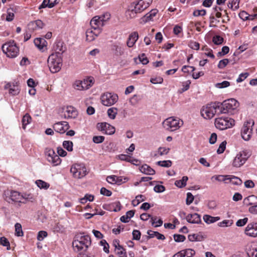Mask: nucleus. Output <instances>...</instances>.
Wrapping results in <instances>:
<instances>
[{
	"mask_svg": "<svg viewBox=\"0 0 257 257\" xmlns=\"http://www.w3.org/2000/svg\"><path fill=\"white\" fill-rule=\"evenodd\" d=\"M140 218L142 220L147 221L149 218H151V222L152 225H154L155 223V220H157V217H153L151 215L147 213H143L141 215Z\"/></svg>",
	"mask_w": 257,
	"mask_h": 257,
	"instance_id": "nucleus-37",
	"label": "nucleus"
},
{
	"mask_svg": "<svg viewBox=\"0 0 257 257\" xmlns=\"http://www.w3.org/2000/svg\"><path fill=\"white\" fill-rule=\"evenodd\" d=\"M186 220L190 223L199 224L201 222L200 215L197 213L189 214L186 217Z\"/></svg>",
	"mask_w": 257,
	"mask_h": 257,
	"instance_id": "nucleus-25",
	"label": "nucleus"
},
{
	"mask_svg": "<svg viewBox=\"0 0 257 257\" xmlns=\"http://www.w3.org/2000/svg\"><path fill=\"white\" fill-rule=\"evenodd\" d=\"M247 254L248 257H257V242L250 244L247 249Z\"/></svg>",
	"mask_w": 257,
	"mask_h": 257,
	"instance_id": "nucleus-27",
	"label": "nucleus"
},
{
	"mask_svg": "<svg viewBox=\"0 0 257 257\" xmlns=\"http://www.w3.org/2000/svg\"><path fill=\"white\" fill-rule=\"evenodd\" d=\"M157 164L161 167L168 168L171 166L172 163L170 160L159 161L157 162Z\"/></svg>",
	"mask_w": 257,
	"mask_h": 257,
	"instance_id": "nucleus-47",
	"label": "nucleus"
},
{
	"mask_svg": "<svg viewBox=\"0 0 257 257\" xmlns=\"http://www.w3.org/2000/svg\"><path fill=\"white\" fill-rule=\"evenodd\" d=\"M249 151L245 150L238 153L233 160L232 165L235 167H240L243 165L250 156Z\"/></svg>",
	"mask_w": 257,
	"mask_h": 257,
	"instance_id": "nucleus-9",
	"label": "nucleus"
},
{
	"mask_svg": "<svg viewBox=\"0 0 257 257\" xmlns=\"http://www.w3.org/2000/svg\"><path fill=\"white\" fill-rule=\"evenodd\" d=\"M230 85L229 82L227 81H223L221 83H218L215 84L216 87L218 88H223L229 86Z\"/></svg>",
	"mask_w": 257,
	"mask_h": 257,
	"instance_id": "nucleus-56",
	"label": "nucleus"
},
{
	"mask_svg": "<svg viewBox=\"0 0 257 257\" xmlns=\"http://www.w3.org/2000/svg\"><path fill=\"white\" fill-rule=\"evenodd\" d=\"M97 129L103 134L111 135L115 133V128L107 122H101L97 124Z\"/></svg>",
	"mask_w": 257,
	"mask_h": 257,
	"instance_id": "nucleus-15",
	"label": "nucleus"
},
{
	"mask_svg": "<svg viewBox=\"0 0 257 257\" xmlns=\"http://www.w3.org/2000/svg\"><path fill=\"white\" fill-rule=\"evenodd\" d=\"M15 234L18 236H22L23 235V232L22 229V225L19 223H17L15 225Z\"/></svg>",
	"mask_w": 257,
	"mask_h": 257,
	"instance_id": "nucleus-45",
	"label": "nucleus"
},
{
	"mask_svg": "<svg viewBox=\"0 0 257 257\" xmlns=\"http://www.w3.org/2000/svg\"><path fill=\"white\" fill-rule=\"evenodd\" d=\"M73 143L69 141H64L63 142V147L68 151H72L73 150Z\"/></svg>",
	"mask_w": 257,
	"mask_h": 257,
	"instance_id": "nucleus-46",
	"label": "nucleus"
},
{
	"mask_svg": "<svg viewBox=\"0 0 257 257\" xmlns=\"http://www.w3.org/2000/svg\"><path fill=\"white\" fill-rule=\"evenodd\" d=\"M152 0H139L137 3H134L131 5V8H134L135 11L140 13L147 9L150 4Z\"/></svg>",
	"mask_w": 257,
	"mask_h": 257,
	"instance_id": "nucleus-14",
	"label": "nucleus"
},
{
	"mask_svg": "<svg viewBox=\"0 0 257 257\" xmlns=\"http://www.w3.org/2000/svg\"><path fill=\"white\" fill-rule=\"evenodd\" d=\"M245 233L246 235L255 237L257 236V223H249L246 227L245 229Z\"/></svg>",
	"mask_w": 257,
	"mask_h": 257,
	"instance_id": "nucleus-19",
	"label": "nucleus"
},
{
	"mask_svg": "<svg viewBox=\"0 0 257 257\" xmlns=\"http://www.w3.org/2000/svg\"><path fill=\"white\" fill-rule=\"evenodd\" d=\"M70 172L76 179H81L87 174L86 168L83 164H73L70 168Z\"/></svg>",
	"mask_w": 257,
	"mask_h": 257,
	"instance_id": "nucleus-8",
	"label": "nucleus"
},
{
	"mask_svg": "<svg viewBox=\"0 0 257 257\" xmlns=\"http://www.w3.org/2000/svg\"><path fill=\"white\" fill-rule=\"evenodd\" d=\"M227 180L233 185L239 186L242 184V180L237 177L233 175H227Z\"/></svg>",
	"mask_w": 257,
	"mask_h": 257,
	"instance_id": "nucleus-33",
	"label": "nucleus"
},
{
	"mask_svg": "<svg viewBox=\"0 0 257 257\" xmlns=\"http://www.w3.org/2000/svg\"><path fill=\"white\" fill-rule=\"evenodd\" d=\"M220 113L231 112L232 110L236 109L239 106L238 101L233 98L229 99L224 101L222 103L219 102Z\"/></svg>",
	"mask_w": 257,
	"mask_h": 257,
	"instance_id": "nucleus-5",
	"label": "nucleus"
},
{
	"mask_svg": "<svg viewBox=\"0 0 257 257\" xmlns=\"http://www.w3.org/2000/svg\"><path fill=\"white\" fill-rule=\"evenodd\" d=\"M206 11L205 10H195L193 13V15L195 17H198L200 16H204L206 15Z\"/></svg>",
	"mask_w": 257,
	"mask_h": 257,
	"instance_id": "nucleus-57",
	"label": "nucleus"
},
{
	"mask_svg": "<svg viewBox=\"0 0 257 257\" xmlns=\"http://www.w3.org/2000/svg\"><path fill=\"white\" fill-rule=\"evenodd\" d=\"M195 254L194 250L188 248L182 250L173 255V257H192Z\"/></svg>",
	"mask_w": 257,
	"mask_h": 257,
	"instance_id": "nucleus-22",
	"label": "nucleus"
},
{
	"mask_svg": "<svg viewBox=\"0 0 257 257\" xmlns=\"http://www.w3.org/2000/svg\"><path fill=\"white\" fill-rule=\"evenodd\" d=\"M118 100L116 94L110 92H105L101 96V101L103 105L109 106L115 104Z\"/></svg>",
	"mask_w": 257,
	"mask_h": 257,
	"instance_id": "nucleus-11",
	"label": "nucleus"
},
{
	"mask_svg": "<svg viewBox=\"0 0 257 257\" xmlns=\"http://www.w3.org/2000/svg\"><path fill=\"white\" fill-rule=\"evenodd\" d=\"M124 181H123L121 177H118L115 175L109 176L106 178V181L110 184L116 183L120 184L121 183L125 182L127 181V179L126 178H124Z\"/></svg>",
	"mask_w": 257,
	"mask_h": 257,
	"instance_id": "nucleus-24",
	"label": "nucleus"
},
{
	"mask_svg": "<svg viewBox=\"0 0 257 257\" xmlns=\"http://www.w3.org/2000/svg\"><path fill=\"white\" fill-rule=\"evenodd\" d=\"M248 75L249 73L247 72L240 74L238 78L236 79V82L238 83L243 81Z\"/></svg>",
	"mask_w": 257,
	"mask_h": 257,
	"instance_id": "nucleus-63",
	"label": "nucleus"
},
{
	"mask_svg": "<svg viewBox=\"0 0 257 257\" xmlns=\"http://www.w3.org/2000/svg\"><path fill=\"white\" fill-rule=\"evenodd\" d=\"M139 35L138 32H134L132 33L127 40L126 45L127 46L131 48L134 46L137 41L138 40Z\"/></svg>",
	"mask_w": 257,
	"mask_h": 257,
	"instance_id": "nucleus-26",
	"label": "nucleus"
},
{
	"mask_svg": "<svg viewBox=\"0 0 257 257\" xmlns=\"http://www.w3.org/2000/svg\"><path fill=\"white\" fill-rule=\"evenodd\" d=\"M115 250L119 257H127L125 249L119 244H118V246H115Z\"/></svg>",
	"mask_w": 257,
	"mask_h": 257,
	"instance_id": "nucleus-36",
	"label": "nucleus"
},
{
	"mask_svg": "<svg viewBox=\"0 0 257 257\" xmlns=\"http://www.w3.org/2000/svg\"><path fill=\"white\" fill-rule=\"evenodd\" d=\"M229 51V48L228 46H223L221 49V51L217 53L218 56H224L227 54Z\"/></svg>",
	"mask_w": 257,
	"mask_h": 257,
	"instance_id": "nucleus-60",
	"label": "nucleus"
},
{
	"mask_svg": "<svg viewBox=\"0 0 257 257\" xmlns=\"http://www.w3.org/2000/svg\"><path fill=\"white\" fill-rule=\"evenodd\" d=\"M188 180V177L183 176L182 179L176 181L175 182V185L179 188L184 187L186 185V182Z\"/></svg>",
	"mask_w": 257,
	"mask_h": 257,
	"instance_id": "nucleus-38",
	"label": "nucleus"
},
{
	"mask_svg": "<svg viewBox=\"0 0 257 257\" xmlns=\"http://www.w3.org/2000/svg\"><path fill=\"white\" fill-rule=\"evenodd\" d=\"M243 203L246 206L257 204V197L255 195L249 196L244 199Z\"/></svg>",
	"mask_w": 257,
	"mask_h": 257,
	"instance_id": "nucleus-28",
	"label": "nucleus"
},
{
	"mask_svg": "<svg viewBox=\"0 0 257 257\" xmlns=\"http://www.w3.org/2000/svg\"><path fill=\"white\" fill-rule=\"evenodd\" d=\"M82 87L83 90L88 89L92 86L93 83V80L91 78L85 79L83 80H81Z\"/></svg>",
	"mask_w": 257,
	"mask_h": 257,
	"instance_id": "nucleus-34",
	"label": "nucleus"
},
{
	"mask_svg": "<svg viewBox=\"0 0 257 257\" xmlns=\"http://www.w3.org/2000/svg\"><path fill=\"white\" fill-rule=\"evenodd\" d=\"M22 200L24 201L25 203L28 201L33 202L35 201V198L30 193H24L22 194Z\"/></svg>",
	"mask_w": 257,
	"mask_h": 257,
	"instance_id": "nucleus-42",
	"label": "nucleus"
},
{
	"mask_svg": "<svg viewBox=\"0 0 257 257\" xmlns=\"http://www.w3.org/2000/svg\"><path fill=\"white\" fill-rule=\"evenodd\" d=\"M170 150V149L169 148L159 147L158 149V153L160 156H164L167 155Z\"/></svg>",
	"mask_w": 257,
	"mask_h": 257,
	"instance_id": "nucleus-48",
	"label": "nucleus"
},
{
	"mask_svg": "<svg viewBox=\"0 0 257 257\" xmlns=\"http://www.w3.org/2000/svg\"><path fill=\"white\" fill-rule=\"evenodd\" d=\"M47 161L53 166H56L61 164V159L59 156L56 154L52 149H48L46 152Z\"/></svg>",
	"mask_w": 257,
	"mask_h": 257,
	"instance_id": "nucleus-13",
	"label": "nucleus"
},
{
	"mask_svg": "<svg viewBox=\"0 0 257 257\" xmlns=\"http://www.w3.org/2000/svg\"><path fill=\"white\" fill-rule=\"evenodd\" d=\"M140 61L144 65L149 63V60L145 54L143 53L139 56Z\"/></svg>",
	"mask_w": 257,
	"mask_h": 257,
	"instance_id": "nucleus-62",
	"label": "nucleus"
},
{
	"mask_svg": "<svg viewBox=\"0 0 257 257\" xmlns=\"http://www.w3.org/2000/svg\"><path fill=\"white\" fill-rule=\"evenodd\" d=\"M6 200L10 203H25L22 200V194L16 191H8L5 193Z\"/></svg>",
	"mask_w": 257,
	"mask_h": 257,
	"instance_id": "nucleus-12",
	"label": "nucleus"
},
{
	"mask_svg": "<svg viewBox=\"0 0 257 257\" xmlns=\"http://www.w3.org/2000/svg\"><path fill=\"white\" fill-rule=\"evenodd\" d=\"M183 124V121L178 118L170 117L163 122L164 128L169 131H175L178 130Z\"/></svg>",
	"mask_w": 257,
	"mask_h": 257,
	"instance_id": "nucleus-7",
	"label": "nucleus"
},
{
	"mask_svg": "<svg viewBox=\"0 0 257 257\" xmlns=\"http://www.w3.org/2000/svg\"><path fill=\"white\" fill-rule=\"evenodd\" d=\"M140 171L147 175H154L155 171L147 164H144L140 168Z\"/></svg>",
	"mask_w": 257,
	"mask_h": 257,
	"instance_id": "nucleus-30",
	"label": "nucleus"
},
{
	"mask_svg": "<svg viewBox=\"0 0 257 257\" xmlns=\"http://www.w3.org/2000/svg\"><path fill=\"white\" fill-rule=\"evenodd\" d=\"M188 238L190 241H201L205 238V237L202 233H199L197 234H189Z\"/></svg>",
	"mask_w": 257,
	"mask_h": 257,
	"instance_id": "nucleus-32",
	"label": "nucleus"
},
{
	"mask_svg": "<svg viewBox=\"0 0 257 257\" xmlns=\"http://www.w3.org/2000/svg\"><path fill=\"white\" fill-rule=\"evenodd\" d=\"M214 124L217 129L222 131L232 127L235 124V121L229 117L221 116L215 119Z\"/></svg>",
	"mask_w": 257,
	"mask_h": 257,
	"instance_id": "nucleus-4",
	"label": "nucleus"
},
{
	"mask_svg": "<svg viewBox=\"0 0 257 257\" xmlns=\"http://www.w3.org/2000/svg\"><path fill=\"white\" fill-rule=\"evenodd\" d=\"M28 26V29L30 30L35 31L42 29L44 26V23L41 20H37L36 21L30 22Z\"/></svg>",
	"mask_w": 257,
	"mask_h": 257,
	"instance_id": "nucleus-23",
	"label": "nucleus"
},
{
	"mask_svg": "<svg viewBox=\"0 0 257 257\" xmlns=\"http://www.w3.org/2000/svg\"><path fill=\"white\" fill-rule=\"evenodd\" d=\"M157 13V10H152L149 13L145 15L142 19V22L147 23L151 21L154 17H155Z\"/></svg>",
	"mask_w": 257,
	"mask_h": 257,
	"instance_id": "nucleus-31",
	"label": "nucleus"
},
{
	"mask_svg": "<svg viewBox=\"0 0 257 257\" xmlns=\"http://www.w3.org/2000/svg\"><path fill=\"white\" fill-rule=\"evenodd\" d=\"M93 29H88L86 32V39L88 42H91L94 40L96 37L101 33L100 30H92Z\"/></svg>",
	"mask_w": 257,
	"mask_h": 257,
	"instance_id": "nucleus-20",
	"label": "nucleus"
},
{
	"mask_svg": "<svg viewBox=\"0 0 257 257\" xmlns=\"http://www.w3.org/2000/svg\"><path fill=\"white\" fill-rule=\"evenodd\" d=\"M0 244L3 246H6L7 250L10 249V242L5 237L0 238Z\"/></svg>",
	"mask_w": 257,
	"mask_h": 257,
	"instance_id": "nucleus-50",
	"label": "nucleus"
},
{
	"mask_svg": "<svg viewBox=\"0 0 257 257\" xmlns=\"http://www.w3.org/2000/svg\"><path fill=\"white\" fill-rule=\"evenodd\" d=\"M194 200V196L190 192H188L187 194V198L186 203L187 205H190Z\"/></svg>",
	"mask_w": 257,
	"mask_h": 257,
	"instance_id": "nucleus-64",
	"label": "nucleus"
},
{
	"mask_svg": "<svg viewBox=\"0 0 257 257\" xmlns=\"http://www.w3.org/2000/svg\"><path fill=\"white\" fill-rule=\"evenodd\" d=\"M4 89L8 90L9 92L12 95H18L20 91V89L17 82H8L4 86Z\"/></svg>",
	"mask_w": 257,
	"mask_h": 257,
	"instance_id": "nucleus-16",
	"label": "nucleus"
},
{
	"mask_svg": "<svg viewBox=\"0 0 257 257\" xmlns=\"http://www.w3.org/2000/svg\"><path fill=\"white\" fill-rule=\"evenodd\" d=\"M91 240L90 237L84 233H78L74 237L72 242V246L75 252L86 251L91 245Z\"/></svg>",
	"mask_w": 257,
	"mask_h": 257,
	"instance_id": "nucleus-1",
	"label": "nucleus"
},
{
	"mask_svg": "<svg viewBox=\"0 0 257 257\" xmlns=\"http://www.w3.org/2000/svg\"><path fill=\"white\" fill-rule=\"evenodd\" d=\"M78 112L76 109L72 106H68L65 109L63 117L65 119L75 118L77 117Z\"/></svg>",
	"mask_w": 257,
	"mask_h": 257,
	"instance_id": "nucleus-17",
	"label": "nucleus"
},
{
	"mask_svg": "<svg viewBox=\"0 0 257 257\" xmlns=\"http://www.w3.org/2000/svg\"><path fill=\"white\" fill-rule=\"evenodd\" d=\"M219 102H212L203 106L201 109V115L205 119H211L215 114L220 113V107L219 106Z\"/></svg>",
	"mask_w": 257,
	"mask_h": 257,
	"instance_id": "nucleus-3",
	"label": "nucleus"
},
{
	"mask_svg": "<svg viewBox=\"0 0 257 257\" xmlns=\"http://www.w3.org/2000/svg\"><path fill=\"white\" fill-rule=\"evenodd\" d=\"M13 10L12 8L8 10V15L6 17V20L8 22H11L14 19V14L13 13Z\"/></svg>",
	"mask_w": 257,
	"mask_h": 257,
	"instance_id": "nucleus-53",
	"label": "nucleus"
},
{
	"mask_svg": "<svg viewBox=\"0 0 257 257\" xmlns=\"http://www.w3.org/2000/svg\"><path fill=\"white\" fill-rule=\"evenodd\" d=\"M69 128V125L67 121L58 122L53 125L54 130L60 134L64 133Z\"/></svg>",
	"mask_w": 257,
	"mask_h": 257,
	"instance_id": "nucleus-18",
	"label": "nucleus"
},
{
	"mask_svg": "<svg viewBox=\"0 0 257 257\" xmlns=\"http://www.w3.org/2000/svg\"><path fill=\"white\" fill-rule=\"evenodd\" d=\"M141 100V97L140 96L137 95H134L130 100V103L132 105H136L139 101Z\"/></svg>",
	"mask_w": 257,
	"mask_h": 257,
	"instance_id": "nucleus-52",
	"label": "nucleus"
},
{
	"mask_svg": "<svg viewBox=\"0 0 257 257\" xmlns=\"http://www.w3.org/2000/svg\"><path fill=\"white\" fill-rule=\"evenodd\" d=\"M174 239L175 241L179 242L184 241L185 240L186 237L183 235L174 234Z\"/></svg>",
	"mask_w": 257,
	"mask_h": 257,
	"instance_id": "nucleus-59",
	"label": "nucleus"
},
{
	"mask_svg": "<svg viewBox=\"0 0 257 257\" xmlns=\"http://www.w3.org/2000/svg\"><path fill=\"white\" fill-rule=\"evenodd\" d=\"M112 50L113 51L115 55L117 56L122 55L124 53V48L122 44L119 43L114 44L112 46Z\"/></svg>",
	"mask_w": 257,
	"mask_h": 257,
	"instance_id": "nucleus-29",
	"label": "nucleus"
},
{
	"mask_svg": "<svg viewBox=\"0 0 257 257\" xmlns=\"http://www.w3.org/2000/svg\"><path fill=\"white\" fill-rule=\"evenodd\" d=\"M212 41L215 45H221L223 42V38L219 35H215L213 37Z\"/></svg>",
	"mask_w": 257,
	"mask_h": 257,
	"instance_id": "nucleus-49",
	"label": "nucleus"
},
{
	"mask_svg": "<svg viewBox=\"0 0 257 257\" xmlns=\"http://www.w3.org/2000/svg\"><path fill=\"white\" fill-rule=\"evenodd\" d=\"M138 13L135 11L134 8H130L126 12L125 15L127 18L132 19L136 17L137 14Z\"/></svg>",
	"mask_w": 257,
	"mask_h": 257,
	"instance_id": "nucleus-44",
	"label": "nucleus"
},
{
	"mask_svg": "<svg viewBox=\"0 0 257 257\" xmlns=\"http://www.w3.org/2000/svg\"><path fill=\"white\" fill-rule=\"evenodd\" d=\"M62 54L56 52L51 54L48 58V65L52 73H56L60 71L62 66Z\"/></svg>",
	"mask_w": 257,
	"mask_h": 257,
	"instance_id": "nucleus-2",
	"label": "nucleus"
},
{
	"mask_svg": "<svg viewBox=\"0 0 257 257\" xmlns=\"http://www.w3.org/2000/svg\"><path fill=\"white\" fill-rule=\"evenodd\" d=\"M99 17L101 21L104 24V23L108 21L110 18V14L108 12H105L100 16H98Z\"/></svg>",
	"mask_w": 257,
	"mask_h": 257,
	"instance_id": "nucleus-51",
	"label": "nucleus"
},
{
	"mask_svg": "<svg viewBox=\"0 0 257 257\" xmlns=\"http://www.w3.org/2000/svg\"><path fill=\"white\" fill-rule=\"evenodd\" d=\"M36 184L37 185V186L40 189H47L50 186L49 183L41 180H37L36 181Z\"/></svg>",
	"mask_w": 257,
	"mask_h": 257,
	"instance_id": "nucleus-43",
	"label": "nucleus"
},
{
	"mask_svg": "<svg viewBox=\"0 0 257 257\" xmlns=\"http://www.w3.org/2000/svg\"><path fill=\"white\" fill-rule=\"evenodd\" d=\"M232 224L231 220H224L218 223V225L220 227H227L230 226Z\"/></svg>",
	"mask_w": 257,
	"mask_h": 257,
	"instance_id": "nucleus-58",
	"label": "nucleus"
},
{
	"mask_svg": "<svg viewBox=\"0 0 257 257\" xmlns=\"http://www.w3.org/2000/svg\"><path fill=\"white\" fill-rule=\"evenodd\" d=\"M228 63L229 60L228 59H224L219 61L217 66L219 69H223L227 65Z\"/></svg>",
	"mask_w": 257,
	"mask_h": 257,
	"instance_id": "nucleus-54",
	"label": "nucleus"
},
{
	"mask_svg": "<svg viewBox=\"0 0 257 257\" xmlns=\"http://www.w3.org/2000/svg\"><path fill=\"white\" fill-rule=\"evenodd\" d=\"M47 236V232L45 231H40L38 232L37 239L39 241H42Z\"/></svg>",
	"mask_w": 257,
	"mask_h": 257,
	"instance_id": "nucleus-61",
	"label": "nucleus"
},
{
	"mask_svg": "<svg viewBox=\"0 0 257 257\" xmlns=\"http://www.w3.org/2000/svg\"><path fill=\"white\" fill-rule=\"evenodd\" d=\"M90 24L92 29L94 30H101V28L104 26V24L101 21L98 16L94 17L91 20Z\"/></svg>",
	"mask_w": 257,
	"mask_h": 257,
	"instance_id": "nucleus-21",
	"label": "nucleus"
},
{
	"mask_svg": "<svg viewBox=\"0 0 257 257\" xmlns=\"http://www.w3.org/2000/svg\"><path fill=\"white\" fill-rule=\"evenodd\" d=\"M203 218L204 221L207 224L212 223L220 220V217L218 216L213 217L209 215H204Z\"/></svg>",
	"mask_w": 257,
	"mask_h": 257,
	"instance_id": "nucleus-35",
	"label": "nucleus"
},
{
	"mask_svg": "<svg viewBox=\"0 0 257 257\" xmlns=\"http://www.w3.org/2000/svg\"><path fill=\"white\" fill-rule=\"evenodd\" d=\"M31 121L32 118L31 116L28 113H26L25 115H24L22 120L23 128L25 129L26 125L29 124Z\"/></svg>",
	"mask_w": 257,
	"mask_h": 257,
	"instance_id": "nucleus-41",
	"label": "nucleus"
},
{
	"mask_svg": "<svg viewBox=\"0 0 257 257\" xmlns=\"http://www.w3.org/2000/svg\"><path fill=\"white\" fill-rule=\"evenodd\" d=\"M254 124V121L249 119L244 122L241 131L242 138L245 141H249L252 135V126Z\"/></svg>",
	"mask_w": 257,
	"mask_h": 257,
	"instance_id": "nucleus-10",
	"label": "nucleus"
},
{
	"mask_svg": "<svg viewBox=\"0 0 257 257\" xmlns=\"http://www.w3.org/2000/svg\"><path fill=\"white\" fill-rule=\"evenodd\" d=\"M117 108L116 107H111L108 109L107 113L108 117L112 119H114L117 113Z\"/></svg>",
	"mask_w": 257,
	"mask_h": 257,
	"instance_id": "nucleus-40",
	"label": "nucleus"
},
{
	"mask_svg": "<svg viewBox=\"0 0 257 257\" xmlns=\"http://www.w3.org/2000/svg\"><path fill=\"white\" fill-rule=\"evenodd\" d=\"M2 49L3 52L10 58L16 57L19 53V49L14 41L6 43L3 45Z\"/></svg>",
	"mask_w": 257,
	"mask_h": 257,
	"instance_id": "nucleus-6",
	"label": "nucleus"
},
{
	"mask_svg": "<svg viewBox=\"0 0 257 257\" xmlns=\"http://www.w3.org/2000/svg\"><path fill=\"white\" fill-rule=\"evenodd\" d=\"M34 43L35 46L41 50L45 46L46 41L42 38H36L34 40Z\"/></svg>",
	"mask_w": 257,
	"mask_h": 257,
	"instance_id": "nucleus-39",
	"label": "nucleus"
},
{
	"mask_svg": "<svg viewBox=\"0 0 257 257\" xmlns=\"http://www.w3.org/2000/svg\"><path fill=\"white\" fill-rule=\"evenodd\" d=\"M226 145V142L223 141L219 145L218 149L217 150V153L218 154H220L223 153Z\"/></svg>",
	"mask_w": 257,
	"mask_h": 257,
	"instance_id": "nucleus-55",
	"label": "nucleus"
}]
</instances>
